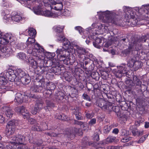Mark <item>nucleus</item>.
<instances>
[{"mask_svg": "<svg viewBox=\"0 0 149 149\" xmlns=\"http://www.w3.org/2000/svg\"><path fill=\"white\" fill-rule=\"evenodd\" d=\"M55 5H56L57 9L58 10H61L62 9L63 7V3L55 4Z\"/></svg>", "mask_w": 149, "mask_h": 149, "instance_id": "63", "label": "nucleus"}, {"mask_svg": "<svg viewBox=\"0 0 149 149\" xmlns=\"http://www.w3.org/2000/svg\"><path fill=\"white\" fill-rule=\"evenodd\" d=\"M63 60L61 61H63L64 64L66 65H69V61L68 57V58H63Z\"/></svg>", "mask_w": 149, "mask_h": 149, "instance_id": "64", "label": "nucleus"}, {"mask_svg": "<svg viewBox=\"0 0 149 149\" xmlns=\"http://www.w3.org/2000/svg\"><path fill=\"white\" fill-rule=\"evenodd\" d=\"M22 17L19 15H16L12 17V19L15 21L18 22L21 19Z\"/></svg>", "mask_w": 149, "mask_h": 149, "instance_id": "50", "label": "nucleus"}, {"mask_svg": "<svg viewBox=\"0 0 149 149\" xmlns=\"http://www.w3.org/2000/svg\"><path fill=\"white\" fill-rule=\"evenodd\" d=\"M74 113L75 115L76 119L78 120L83 119V117H81V113L79 112L78 110H76L74 112Z\"/></svg>", "mask_w": 149, "mask_h": 149, "instance_id": "35", "label": "nucleus"}, {"mask_svg": "<svg viewBox=\"0 0 149 149\" xmlns=\"http://www.w3.org/2000/svg\"><path fill=\"white\" fill-rule=\"evenodd\" d=\"M122 110H120L116 114L118 118H121L122 119L125 118L126 119L127 118V116L124 113H123Z\"/></svg>", "mask_w": 149, "mask_h": 149, "instance_id": "38", "label": "nucleus"}, {"mask_svg": "<svg viewBox=\"0 0 149 149\" xmlns=\"http://www.w3.org/2000/svg\"><path fill=\"white\" fill-rule=\"evenodd\" d=\"M46 107L49 111L50 108L54 107V103L51 101L47 100L46 101Z\"/></svg>", "mask_w": 149, "mask_h": 149, "instance_id": "33", "label": "nucleus"}, {"mask_svg": "<svg viewBox=\"0 0 149 149\" xmlns=\"http://www.w3.org/2000/svg\"><path fill=\"white\" fill-rule=\"evenodd\" d=\"M64 28V26H61V27L57 26L54 28L56 32L58 33H63L62 32H63Z\"/></svg>", "mask_w": 149, "mask_h": 149, "instance_id": "44", "label": "nucleus"}, {"mask_svg": "<svg viewBox=\"0 0 149 149\" xmlns=\"http://www.w3.org/2000/svg\"><path fill=\"white\" fill-rule=\"evenodd\" d=\"M147 39V36L146 35H144L139 38H134V39L132 40L131 42L135 46V48L139 49L140 48H141L142 43L145 42Z\"/></svg>", "mask_w": 149, "mask_h": 149, "instance_id": "6", "label": "nucleus"}, {"mask_svg": "<svg viewBox=\"0 0 149 149\" xmlns=\"http://www.w3.org/2000/svg\"><path fill=\"white\" fill-rule=\"evenodd\" d=\"M102 41V40L100 38L97 37L95 41L93 42V45L95 47L99 48L100 47V44L101 43Z\"/></svg>", "mask_w": 149, "mask_h": 149, "instance_id": "25", "label": "nucleus"}, {"mask_svg": "<svg viewBox=\"0 0 149 149\" xmlns=\"http://www.w3.org/2000/svg\"><path fill=\"white\" fill-rule=\"evenodd\" d=\"M11 138L13 141H10V143L15 145V144H17V136L12 137Z\"/></svg>", "mask_w": 149, "mask_h": 149, "instance_id": "53", "label": "nucleus"}, {"mask_svg": "<svg viewBox=\"0 0 149 149\" xmlns=\"http://www.w3.org/2000/svg\"><path fill=\"white\" fill-rule=\"evenodd\" d=\"M44 15L48 17H52L53 16V14L48 10H44L41 7L38 6V15Z\"/></svg>", "mask_w": 149, "mask_h": 149, "instance_id": "13", "label": "nucleus"}, {"mask_svg": "<svg viewBox=\"0 0 149 149\" xmlns=\"http://www.w3.org/2000/svg\"><path fill=\"white\" fill-rule=\"evenodd\" d=\"M31 90L33 91V93L36 94L37 89V85L36 81H34L33 83V86L31 88Z\"/></svg>", "mask_w": 149, "mask_h": 149, "instance_id": "45", "label": "nucleus"}, {"mask_svg": "<svg viewBox=\"0 0 149 149\" xmlns=\"http://www.w3.org/2000/svg\"><path fill=\"white\" fill-rule=\"evenodd\" d=\"M55 96L56 100L58 102H61L64 99V94L61 91H59L58 93H56Z\"/></svg>", "mask_w": 149, "mask_h": 149, "instance_id": "23", "label": "nucleus"}, {"mask_svg": "<svg viewBox=\"0 0 149 149\" xmlns=\"http://www.w3.org/2000/svg\"><path fill=\"white\" fill-rule=\"evenodd\" d=\"M136 62L134 58H132L128 62V65L130 67H132L134 66Z\"/></svg>", "mask_w": 149, "mask_h": 149, "instance_id": "43", "label": "nucleus"}, {"mask_svg": "<svg viewBox=\"0 0 149 149\" xmlns=\"http://www.w3.org/2000/svg\"><path fill=\"white\" fill-rule=\"evenodd\" d=\"M7 78L11 82H16L15 78L16 77V76L15 74L14 71L12 70L11 71H10L7 74Z\"/></svg>", "mask_w": 149, "mask_h": 149, "instance_id": "17", "label": "nucleus"}, {"mask_svg": "<svg viewBox=\"0 0 149 149\" xmlns=\"http://www.w3.org/2000/svg\"><path fill=\"white\" fill-rule=\"evenodd\" d=\"M56 53L57 54V58L60 61H62L63 58L66 57L70 55L69 51L64 48L63 49H58Z\"/></svg>", "mask_w": 149, "mask_h": 149, "instance_id": "10", "label": "nucleus"}, {"mask_svg": "<svg viewBox=\"0 0 149 149\" xmlns=\"http://www.w3.org/2000/svg\"><path fill=\"white\" fill-rule=\"evenodd\" d=\"M118 70L116 71L115 74L117 77L120 78L122 76L123 70H124V68L123 66H120L118 68Z\"/></svg>", "mask_w": 149, "mask_h": 149, "instance_id": "21", "label": "nucleus"}, {"mask_svg": "<svg viewBox=\"0 0 149 149\" xmlns=\"http://www.w3.org/2000/svg\"><path fill=\"white\" fill-rule=\"evenodd\" d=\"M18 56L19 57L22 59H24L25 57L26 56L25 54L23 53H20L18 54Z\"/></svg>", "mask_w": 149, "mask_h": 149, "instance_id": "62", "label": "nucleus"}, {"mask_svg": "<svg viewBox=\"0 0 149 149\" xmlns=\"http://www.w3.org/2000/svg\"><path fill=\"white\" fill-rule=\"evenodd\" d=\"M23 136L21 135H18L17 136V144H22L24 143V140Z\"/></svg>", "mask_w": 149, "mask_h": 149, "instance_id": "41", "label": "nucleus"}, {"mask_svg": "<svg viewBox=\"0 0 149 149\" xmlns=\"http://www.w3.org/2000/svg\"><path fill=\"white\" fill-rule=\"evenodd\" d=\"M93 143L91 142H88L87 141H85V142H82V145L83 147H86L89 145V146L92 145Z\"/></svg>", "mask_w": 149, "mask_h": 149, "instance_id": "60", "label": "nucleus"}, {"mask_svg": "<svg viewBox=\"0 0 149 149\" xmlns=\"http://www.w3.org/2000/svg\"><path fill=\"white\" fill-rule=\"evenodd\" d=\"M77 47V50L78 54L79 55H84L86 53V51L84 48L80 46Z\"/></svg>", "mask_w": 149, "mask_h": 149, "instance_id": "27", "label": "nucleus"}, {"mask_svg": "<svg viewBox=\"0 0 149 149\" xmlns=\"http://www.w3.org/2000/svg\"><path fill=\"white\" fill-rule=\"evenodd\" d=\"M69 65H72L75 61V57L74 56H70L68 57Z\"/></svg>", "mask_w": 149, "mask_h": 149, "instance_id": "51", "label": "nucleus"}, {"mask_svg": "<svg viewBox=\"0 0 149 149\" xmlns=\"http://www.w3.org/2000/svg\"><path fill=\"white\" fill-rule=\"evenodd\" d=\"M98 63V60L92 54H88L86 57H85L81 67L88 72H91L94 68L95 65Z\"/></svg>", "mask_w": 149, "mask_h": 149, "instance_id": "1", "label": "nucleus"}, {"mask_svg": "<svg viewBox=\"0 0 149 149\" xmlns=\"http://www.w3.org/2000/svg\"><path fill=\"white\" fill-rule=\"evenodd\" d=\"M134 48H135V46L131 42L128 47L122 51V53L123 54V56H126L129 55L132 51L133 49Z\"/></svg>", "mask_w": 149, "mask_h": 149, "instance_id": "14", "label": "nucleus"}, {"mask_svg": "<svg viewBox=\"0 0 149 149\" xmlns=\"http://www.w3.org/2000/svg\"><path fill=\"white\" fill-rule=\"evenodd\" d=\"M104 18L105 17L106 19L108 22H110L116 25L119 24L118 20V16L115 14H111L110 11H107L103 13Z\"/></svg>", "mask_w": 149, "mask_h": 149, "instance_id": "5", "label": "nucleus"}, {"mask_svg": "<svg viewBox=\"0 0 149 149\" xmlns=\"http://www.w3.org/2000/svg\"><path fill=\"white\" fill-rule=\"evenodd\" d=\"M112 110L116 113V114L120 111V107L118 106H115L114 107H112Z\"/></svg>", "mask_w": 149, "mask_h": 149, "instance_id": "55", "label": "nucleus"}, {"mask_svg": "<svg viewBox=\"0 0 149 149\" xmlns=\"http://www.w3.org/2000/svg\"><path fill=\"white\" fill-rule=\"evenodd\" d=\"M39 79V80L38 82V87H42L45 84L44 79H43V76H38V80Z\"/></svg>", "mask_w": 149, "mask_h": 149, "instance_id": "30", "label": "nucleus"}, {"mask_svg": "<svg viewBox=\"0 0 149 149\" xmlns=\"http://www.w3.org/2000/svg\"><path fill=\"white\" fill-rule=\"evenodd\" d=\"M124 8H125L126 9L125 11V17L127 19H132L133 20L134 23L135 24H136L138 22V20L137 19L135 16V13H134L130 9L127 8V7L125 6Z\"/></svg>", "mask_w": 149, "mask_h": 149, "instance_id": "7", "label": "nucleus"}, {"mask_svg": "<svg viewBox=\"0 0 149 149\" xmlns=\"http://www.w3.org/2000/svg\"><path fill=\"white\" fill-rule=\"evenodd\" d=\"M38 63L39 64L38 67L41 69L43 67H45V56L38 57Z\"/></svg>", "mask_w": 149, "mask_h": 149, "instance_id": "20", "label": "nucleus"}, {"mask_svg": "<svg viewBox=\"0 0 149 149\" xmlns=\"http://www.w3.org/2000/svg\"><path fill=\"white\" fill-rule=\"evenodd\" d=\"M18 77L20 78V81L23 84H27L31 81L30 77L28 75L24 74L25 73L22 71L18 70L17 72Z\"/></svg>", "mask_w": 149, "mask_h": 149, "instance_id": "8", "label": "nucleus"}, {"mask_svg": "<svg viewBox=\"0 0 149 149\" xmlns=\"http://www.w3.org/2000/svg\"><path fill=\"white\" fill-rule=\"evenodd\" d=\"M56 38L58 41H66L67 39L66 38L63 33H58L56 36Z\"/></svg>", "mask_w": 149, "mask_h": 149, "instance_id": "29", "label": "nucleus"}, {"mask_svg": "<svg viewBox=\"0 0 149 149\" xmlns=\"http://www.w3.org/2000/svg\"><path fill=\"white\" fill-rule=\"evenodd\" d=\"M9 83L5 77H0V88L6 90L10 89L11 86H9Z\"/></svg>", "mask_w": 149, "mask_h": 149, "instance_id": "12", "label": "nucleus"}, {"mask_svg": "<svg viewBox=\"0 0 149 149\" xmlns=\"http://www.w3.org/2000/svg\"><path fill=\"white\" fill-rule=\"evenodd\" d=\"M133 79L134 84V88L137 91H139L142 94L147 89V87L144 84H142V81L136 75H133Z\"/></svg>", "mask_w": 149, "mask_h": 149, "instance_id": "3", "label": "nucleus"}, {"mask_svg": "<svg viewBox=\"0 0 149 149\" xmlns=\"http://www.w3.org/2000/svg\"><path fill=\"white\" fill-rule=\"evenodd\" d=\"M29 34L31 36H35L36 34V30L33 28H30L28 29Z\"/></svg>", "mask_w": 149, "mask_h": 149, "instance_id": "36", "label": "nucleus"}, {"mask_svg": "<svg viewBox=\"0 0 149 149\" xmlns=\"http://www.w3.org/2000/svg\"><path fill=\"white\" fill-rule=\"evenodd\" d=\"M45 56V50L43 47L38 43V57Z\"/></svg>", "mask_w": 149, "mask_h": 149, "instance_id": "19", "label": "nucleus"}, {"mask_svg": "<svg viewBox=\"0 0 149 149\" xmlns=\"http://www.w3.org/2000/svg\"><path fill=\"white\" fill-rule=\"evenodd\" d=\"M113 126L112 125H106L104 127V132L105 134L108 133L112 129Z\"/></svg>", "mask_w": 149, "mask_h": 149, "instance_id": "37", "label": "nucleus"}, {"mask_svg": "<svg viewBox=\"0 0 149 149\" xmlns=\"http://www.w3.org/2000/svg\"><path fill=\"white\" fill-rule=\"evenodd\" d=\"M124 104L123 105H120L121 107L122 110H127L128 109V106L127 103L125 102H123Z\"/></svg>", "mask_w": 149, "mask_h": 149, "instance_id": "56", "label": "nucleus"}, {"mask_svg": "<svg viewBox=\"0 0 149 149\" xmlns=\"http://www.w3.org/2000/svg\"><path fill=\"white\" fill-rule=\"evenodd\" d=\"M75 29L79 31L81 34L83 33L84 29L80 26H77L75 27Z\"/></svg>", "mask_w": 149, "mask_h": 149, "instance_id": "58", "label": "nucleus"}, {"mask_svg": "<svg viewBox=\"0 0 149 149\" xmlns=\"http://www.w3.org/2000/svg\"><path fill=\"white\" fill-rule=\"evenodd\" d=\"M15 111L17 113H22L23 115H24L23 113L25 112V107L23 106L16 107L15 108Z\"/></svg>", "mask_w": 149, "mask_h": 149, "instance_id": "26", "label": "nucleus"}, {"mask_svg": "<svg viewBox=\"0 0 149 149\" xmlns=\"http://www.w3.org/2000/svg\"><path fill=\"white\" fill-rule=\"evenodd\" d=\"M82 97L85 100H86L89 101H91V99L90 97L86 93H84L82 95Z\"/></svg>", "mask_w": 149, "mask_h": 149, "instance_id": "57", "label": "nucleus"}, {"mask_svg": "<svg viewBox=\"0 0 149 149\" xmlns=\"http://www.w3.org/2000/svg\"><path fill=\"white\" fill-rule=\"evenodd\" d=\"M125 83L129 88H134V81L131 79H127L125 81Z\"/></svg>", "mask_w": 149, "mask_h": 149, "instance_id": "31", "label": "nucleus"}, {"mask_svg": "<svg viewBox=\"0 0 149 149\" xmlns=\"http://www.w3.org/2000/svg\"><path fill=\"white\" fill-rule=\"evenodd\" d=\"M3 111L5 112L6 116L9 118L12 117L13 115V112L12 111V109L10 107L4 106L3 108Z\"/></svg>", "mask_w": 149, "mask_h": 149, "instance_id": "16", "label": "nucleus"}, {"mask_svg": "<svg viewBox=\"0 0 149 149\" xmlns=\"http://www.w3.org/2000/svg\"><path fill=\"white\" fill-rule=\"evenodd\" d=\"M132 137H131L129 136V137H126L123 138L121 140V141L123 143H125L126 142H127L129 141L130 140L132 139Z\"/></svg>", "mask_w": 149, "mask_h": 149, "instance_id": "54", "label": "nucleus"}, {"mask_svg": "<svg viewBox=\"0 0 149 149\" xmlns=\"http://www.w3.org/2000/svg\"><path fill=\"white\" fill-rule=\"evenodd\" d=\"M100 73L102 79L104 80L108 78L109 74L108 73L105 71H100Z\"/></svg>", "mask_w": 149, "mask_h": 149, "instance_id": "39", "label": "nucleus"}, {"mask_svg": "<svg viewBox=\"0 0 149 149\" xmlns=\"http://www.w3.org/2000/svg\"><path fill=\"white\" fill-rule=\"evenodd\" d=\"M91 76L96 81H98L100 77V75L97 72H92Z\"/></svg>", "mask_w": 149, "mask_h": 149, "instance_id": "32", "label": "nucleus"}, {"mask_svg": "<svg viewBox=\"0 0 149 149\" xmlns=\"http://www.w3.org/2000/svg\"><path fill=\"white\" fill-rule=\"evenodd\" d=\"M79 130L77 128H74L71 129H67L62 133L57 134V138L63 139L64 137L65 138H72L74 137L76 134L78 133Z\"/></svg>", "mask_w": 149, "mask_h": 149, "instance_id": "2", "label": "nucleus"}, {"mask_svg": "<svg viewBox=\"0 0 149 149\" xmlns=\"http://www.w3.org/2000/svg\"><path fill=\"white\" fill-rule=\"evenodd\" d=\"M96 105L105 111L112 110L113 104L107 101L104 99H99L97 101Z\"/></svg>", "mask_w": 149, "mask_h": 149, "instance_id": "4", "label": "nucleus"}, {"mask_svg": "<svg viewBox=\"0 0 149 149\" xmlns=\"http://www.w3.org/2000/svg\"><path fill=\"white\" fill-rule=\"evenodd\" d=\"M120 132L121 136H127L130 134V132L125 129H122Z\"/></svg>", "mask_w": 149, "mask_h": 149, "instance_id": "42", "label": "nucleus"}, {"mask_svg": "<svg viewBox=\"0 0 149 149\" xmlns=\"http://www.w3.org/2000/svg\"><path fill=\"white\" fill-rule=\"evenodd\" d=\"M8 129L6 132L7 136H10L14 133L15 130V122L14 120L9 121L6 126Z\"/></svg>", "mask_w": 149, "mask_h": 149, "instance_id": "11", "label": "nucleus"}, {"mask_svg": "<svg viewBox=\"0 0 149 149\" xmlns=\"http://www.w3.org/2000/svg\"><path fill=\"white\" fill-rule=\"evenodd\" d=\"M57 118L61 120H65L67 119V117L64 114H59L56 116Z\"/></svg>", "mask_w": 149, "mask_h": 149, "instance_id": "40", "label": "nucleus"}, {"mask_svg": "<svg viewBox=\"0 0 149 149\" xmlns=\"http://www.w3.org/2000/svg\"><path fill=\"white\" fill-rule=\"evenodd\" d=\"M148 135V134H146L142 136L138 141L137 143H143L147 138Z\"/></svg>", "mask_w": 149, "mask_h": 149, "instance_id": "48", "label": "nucleus"}, {"mask_svg": "<svg viewBox=\"0 0 149 149\" xmlns=\"http://www.w3.org/2000/svg\"><path fill=\"white\" fill-rule=\"evenodd\" d=\"M116 139L115 136H109L106 139L107 143H111L113 142Z\"/></svg>", "mask_w": 149, "mask_h": 149, "instance_id": "34", "label": "nucleus"}, {"mask_svg": "<svg viewBox=\"0 0 149 149\" xmlns=\"http://www.w3.org/2000/svg\"><path fill=\"white\" fill-rule=\"evenodd\" d=\"M56 86L55 84L52 82H49L48 83L47 85V90L51 91V93L52 92V91L54 90ZM52 93L49 94H51Z\"/></svg>", "mask_w": 149, "mask_h": 149, "instance_id": "24", "label": "nucleus"}, {"mask_svg": "<svg viewBox=\"0 0 149 149\" xmlns=\"http://www.w3.org/2000/svg\"><path fill=\"white\" fill-rule=\"evenodd\" d=\"M1 47L2 48H1L0 50L2 52L10 54L12 52V50L11 48L8 46L3 45V47L2 46Z\"/></svg>", "mask_w": 149, "mask_h": 149, "instance_id": "22", "label": "nucleus"}, {"mask_svg": "<svg viewBox=\"0 0 149 149\" xmlns=\"http://www.w3.org/2000/svg\"><path fill=\"white\" fill-rule=\"evenodd\" d=\"M141 63L138 61H136L133 67L134 68V71H136L141 67Z\"/></svg>", "mask_w": 149, "mask_h": 149, "instance_id": "47", "label": "nucleus"}, {"mask_svg": "<svg viewBox=\"0 0 149 149\" xmlns=\"http://www.w3.org/2000/svg\"><path fill=\"white\" fill-rule=\"evenodd\" d=\"M96 119L95 118H93L91 119L88 123V125L90 126H91L93 125L96 123Z\"/></svg>", "mask_w": 149, "mask_h": 149, "instance_id": "59", "label": "nucleus"}, {"mask_svg": "<svg viewBox=\"0 0 149 149\" xmlns=\"http://www.w3.org/2000/svg\"><path fill=\"white\" fill-rule=\"evenodd\" d=\"M31 65L32 67L35 69L37 68V61L32 59L31 60Z\"/></svg>", "mask_w": 149, "mask_h": 149, "instance_id": "52", "label": "nucleus"}, {"mask_svg": "<svg viewBox=\"0 0 149 149\" xmlns=\"http://www.w3.org/2000/svg\"><path fill=\"white\" fill-rule=\"evenodd\" d=\"M141 8L144 10L145 12L147 14V15H145L146 17L149 18V4L144 5L142 6Z\"/></svg>", "mask_w": 149, "mask_h": 149, "instance_id": "28", "label": "nucleus"}, {"mask_svg": "<svg viewBox=\"0 0 149 149\" xmlns=\"http://www.w3.org/2000/svg\"><path fill=\"white\" fill-rule=\"evenodd\" d=\"M50 69L51 71L56 75L60 74L61 72V67L59 63L56 60H53L52 61V64Z\"/></svg>", "mask_w": 149, "mask_h": 149, "instance_id": "9", "label": "nucleus"}, {"mask_svg": "<svg viewBox=\"0 0 149 149\" xmlns=\"http://www.w3.org/2000/svg\"><path fill=\"white\" fill-rule=\"evenodd\" d=\"M37 43L36 42L34 45L33 48L32 50L33 54L34 56H37Z\"/></svg>", "mask_w": 149, "mask_h": 149, "instance_id": "49", "label": "nucleus"}, {"mask_svg": "<svg viewBox=\"0 0 149 149\" xmlns=\"http://www.w3.org/2000/svg\"><path fill=\"white\" fill-rule=\"evenodd\" d=\"M24 95H22L20 93H18L16 94V96L14 101L19 104H21L23 102Z\"/></svg>", "mask_w": 149, "mask_h": 149, "instance_id": "18", "label": "nucleus"}, {"mask_svg": "<svg viewBox=\"0 0 149 149\" xmlns=\"http://www.w3.org/2000/svg\"><path fill=\"white\" fill-rule=\"evenodd\" d=\"M130 131L132 132L133 135L134 136H139L143 134V131H139L135 127H131L130 128Z\"/></svg>", "mask_w": 149, "mask_h": 149, "instance_id": "15", "label": "nucleus"}, {"mask_svg": "<svg viewBox=\"0 0 149 149\" xmlns=\"http://www.w3.org/2000/svg\"><path fill=\"white\" fill-rule=\"evenodd\" d=\"M70 73H65L64 74V77L65 79L67 81L70 82L72 80L71 75H69Z\"/></svg>", "mask_w": 149, "mask_h": 149, "instance_id": "46", "label": "nucleus"}, {"mask_svg": "<svg viewBox=\"0 0 149 149\" xmlns=\"http://www.w3.org/2000/svg\"><path fill=\"white\" fill-rule=\"evenodd\" d=\"M37 112V105L36 104L33 109L31 111V113L34 115L36 114Z\"/></svg>", "mask_w": 149, "mask_h": 149, "instance_id": "61", "label": "nucleus"}]
</instances>
